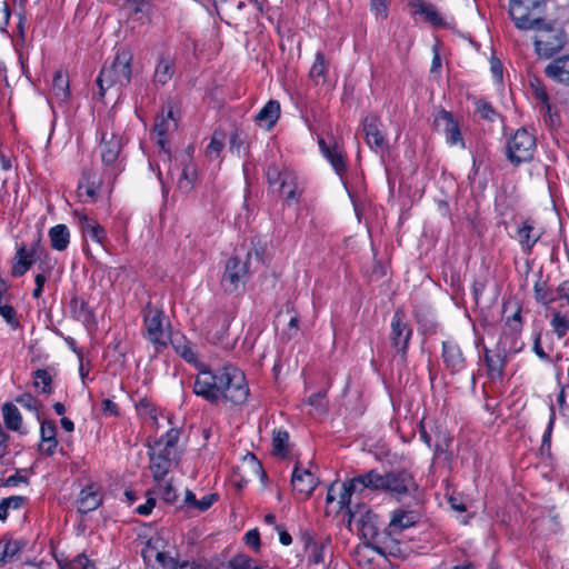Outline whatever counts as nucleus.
Listing matches in <instances>:
<instances>
[{
	"label": "nucleus",
	"mask_w": 569,
	"mask_h": 569,
	"mask_svg": "<svg viewBox=\"0 0 569 569\" xmlns=\"http://www.w3.org/2000/svg\"><path fill=\"white\" fill-rule=\"evenodd\" d=\"M10 19V9L7 2H0V32H6Z\"/></svg>",
	"instance_id": "nucleus-56"
},
{
	"label": "nucleus",
	"mask_w": 569,
	"mask_h": 569,
	"mask_svg": "<svg viewBox=\"0 0 569 569\" xmlns=\"http://www.w3.org/2000/svg\"><path fill=\"white\" fill-rule=\"evenodd\" d=\"M14 315V309L11 306L0 303V316L3 317V319L12 327H18V321L16 320Z\"/></svg>",
	"instance_id": "nucleus-55"
},
{
	"label": "nucleus",
	"mask_w": 569,
	"mask_h": 569,
	"mask_svg": "<svg viewBox=\"0 0 569 569\" xmlns=\"http://www.w3.org/2000/svg\"><path fill=\"white\" fill-rule=\"evenodd\" d=\"M318 144L322 156L328 160L336 173L341 177L346 172V162L340 147L336 142L328 143L322 138H319Z\"/></svg>",
	"instance_id": "nucleus-21"
},
{
	"label": "nucleus",
	"mask_w": 569,
	"mask_h": 569,
	"mask_svg": "<svg viewBox=\"0 0 569 569\" xmlns=\"http://www.w3.org/2000/svg\"><path fill=\"white\" fill-rule=\"evenodd\" d=\"M280 117V103L277 100L268 101L254 117L261 128L270 130Z\"/></svg>",
	"instance_id": "nucleus-29"
},
{
	"label": "nucleus",
	"mask_w": 569,
	"mask_h": 569,
	"mask_svg": "<svg viewBox=\"0 0 569 569\" xmlns=\"http://www.w3.org/2000/svg\"><path fill=\"white\" fill-rule=\"evenodd\" d=\"M14 401L32 412H38L39 401L31 393H22L16 397Z\"/></svg>",
	"instance_id": "nucleus-49"
},
{
	"label": "nucleus",
	"mask_w": 569,
	"mask_h": 569,
	"mask_svg": "<svg viewBox=\"0 0 569 569\" xmlns=\"http://www.w3.org/2000/svg\"><path fill=\"white\" fill-rule=\"evenodd\" d=\"M535 295L537 301L541 302L545 306L550 305L552 301L557 299V297H550L549 293L542 287L539 286V283H536L535 286Z\"/></svg>",
	"instance_id": "nucleus-59"
},
{
	"label": "nucleus",
	"mask_w": 569,
	"mask_h": 569,
	"mask_svg": "<svg viewBox=\"0 0 569 569\" xmlns=\"http://www.w3.org/2000/svg\"><path fill=\"white\" fill-rule=\"evenodd\" d=\"M224 146V134L222 132H214L210 143L207 146L206 152L210 158H217Z\"/></svg>",
	"instance_id": "nucleus-47"
},
{
	"label": "nucleus",
	"mask_w": 569,
	"mask_h": 569,
	"mask_svg": "<svg viewBox=\"0 0 569 569\" xmlns=\"http://www.w3.org/2000/svg\"><path fill=\"white\" fill-rule=\"evenodd\" d=\"M101 410H102L103 415L108 416V417H113L119 413L117 403L110 399L102 400Z\"/></svg>",
	"instance_id": "nucleus-64"
},
{
	"label": "nucleus",
	"mask_w": 569,
	"mask_h": 569,
	"mask_svg": "<svg viewBox=\"0 0 569 569\" xmlns=\"http://www.w3.org/2000/svg\"><path fill=\"white\" fill-rule=\"evenodd\" d=\"M249 277V259L231 257L226 261L220 283L224 292L238 293L244 289Z\"/></svg>",
	"instance_id": "nucleus-6"
},
{
	"label": "nucleus",
	"mask_w": 569,
	"mask_h": 569,
	"mask_svg": "<svg viewBox=\"0 0 569 569\" xmlns=\"http://www.w3.org/2000/svg\"><path fill=\"white\" fill-rule=\"evenodd\" d=\"M370 6L378 18H387L389 0H370Z\"/></svg>",
	"instance_id": "nucleus-53"
},
{
	"label": "nucleus",
	"mask_w": 569,
	"mask_h": 569,
	"mask_svg": "<svg viewBox=\"0 0 569 569\" xmlns=\"http://www.w3.org/2000/svg\"><path fill=\"white\" fill-rule=\"evenodd\" d=\"M329 70V63L327 62L322 52H317L315 61L310 68L309 77L316 84H323Z\"/></svg>",
	"instance_id": "nucleus-34"
},
{
	"label": "nucleus",
	"mask_w": 569,
	"mask_h": 569,
	"mask_svg": "<svg viewBox=\"0 0 569 569\" xmlns=\"http://www.w3.org/2000/svg\"><path fill=\"white\" fill-rule=\"evenodd\" d=\"M419 519L420 515L415 510L396 509L391 515L388 527H386L382 531L379 529L380 541L375 542L383 543L387 536L399 533L405 529L416 526Z\"/></svg>",
	"instance_id": "nucleus-14"
},
{
	"label": "nucleus",
	"mask_w": 569,
	"mask_h": 569,
	"mask_svg": "<svg viewBox=\"0 0 569 569\" xmlns=\"http://www.w3.org/2000/svg\"><path fill=\"white\" fill-rule=\"evenodd\" d=\"M442 361L451 373L461 372L466 367V358L457 342L448 340L442 343Z\"/></svg>",
	"instance_id": "nucleus-18"
},
{
	"label": "nucleus",
	"mask_w": 569,
	"mask_h": 569,
	"mask_svg": "<svg viewBox=\"0 0 569 569\" xmlns=\"http://www.w3.org/2000/svg\"><path fill=\"white\" fill-rule=\"evenodd\" d=\"M26 501L27 498L23 496H10L8 498L0 499V520H6L10 509H20Z\"/></svg>",
	"instance_id": "nucleus-39"
},
{
	"label": "nucleus",
	"mask_w": 569,
	"mask_h": 569,
	"mask_svg": "<svg viewBox=\"0 0 569 569\" xmlns=\"http://www.w3.org/2000/svg\"><path fill=\"white\" fill-rule=\"evenodd\" d=\"M289 433L286 430L279 429L273 431L272 437V455L277 458H287L290 453Z\"/></svg>",
	"instance_id": "nucleus-35"
},
{
	"label": "nucleus",
	"mask_w": 569,
	"mask_h": 569,
	"mask_svg": "<svg viewBox=\"0 0 569 569\" xmlns=\"http://www.w3.org/2000/svg\"><path fill=\"white\" fill-rule=\"evenodd\" d=\"M48 236L50 238L51 247L54 250L63 251L70 243V231L66 224H56L49 229Z\"/></svg>",
	"instance_id": "nucleus-32"
},
{
	"label": "nucleus",
	"mask_w": 569,
	"mask_h": 569,
	"mask_svg": "<svg viewBox=\"0 0 569 569\" xmlns=\"http://www.w3.org/2000/svg\"><path fill=\"white\" fill-rule=\"evenodd\" d=\"M291 485L293 490L303 499H308L318 486V479L308 469H302L296 463L291 475Z\"/></svg>",
	"instance_id": "nucleus-16"
},
{
	"label": "nucleus",
	"mask_w": 569,
	"mask_h": 569,
	"mask_svg": "<svg viewBox=\"0 0 569 569\" xmlns=\"http://www.w3.org/2000/svg\"><path fill=\"white\" fill-rule=\"evenodd\" d=\"M121 139L118 134L111 132H103L100 141V156L102 163L107 169L111 171L112 174H117L120 169V163L118 161L119 154L121 151Z\"/></svg>",
	"instance_id": "nucleus-13"
},
{
	"label": "nucleus",
	"mask_w": 569,
	"mask_h": 569,
	"mask_svg": "<svg viewBox=\"0 0 569 569\" xmlns=\"http://www.w3.org/2000/svg\"><path fill=\"white\" fill-rule=\"evenodd\" d=\"M27 542L23 539H9L4 542L2 553L0 555V567L17 560Z\"/></svg>",
	"instance_id": "nucleus-33"
},
{
	"label": "nucleus",
	"mask_w": 569,
	"mask_h": 569,
	"mask_svg": "<svg viewBox=\"0 0 569 569\" xmlns=\"http://www.w3.org/2000/svg\"><path fill=\"white\" fill-rule=\"evenodd\" d=\"M101 187V179L96 172L88 170L82 173L79 181L77 194L84 203H91L97 200L98 191Z\"/></svg>",
	"instance_id": "nucleus-19"
},
{
	"label": "nucleus",
	"mask_w": 569,
	"mask_h": 569,
	"mask_svg": "<svg viewBox=\"0 0 569 569\" xmlns=\"http://www.w3.org/2000/svg\"><path fill=\"white\" fill-rule=\"evenodd\" d=\"M229 569H262L250 556L239 553L228 561Z\"/></svg>",
	"instance_id": "nucleus-41"
},
{
	"label": "nucleus",
	"mask_w": 569,
	"mask_h": 569,
	"mask_svg": "<svg viewBox=\"0 0 569 569\" xmlns=\"http://www.w3.org/2000/svg\"><path fill=\"white\" fill-rule=\"evenodd\" d=\"M308 405L315 409L316 413L322 415L327 407L326 395L322 392L311 395Z\"/></svg>",
	"instance_id": "nucleus-50"
},
{
	"label": "nucleus",
	"mask_w": 569,
	"mask_h": 569,
	"mask_svg": "<svg viewBox=\"0 0 569 569\" xmlns=\"http://www.w3.org/2000/svg\"><path fill=\"white\" fill-rule=\"evenodd\" d=\"M385 479L377 469L355 476L342 483L339 496L340 510H346L350 522H355L362 536L371 541H380L378 517L366 505L352 502V496L365 490L385 491Z\"/></svg>",
	"instance_id": "nucleus-1"
},
{
	"label": "nucleus",
	"mask_w": 569,
	"mask_h": 569,
	"mask_svg": "<svg viewBox=\"0 0 569 569\" xmlns=\"http://www.w3.org/2000/svg\"><path fill=\"white\" fill-rule=\"evenodd\" d=\"M90 566L93 565L84 553L76 556L71 561V569H89Z\"/></svg>",
	"instance_id": "nucleus-62"
},
{
	"label": "nucleus",
	"mask_w": 569,
	"mask_h": 569,
	"mask_svg": "<svg viewBox=\"0 0 569 569\" xmlns=\"http://www.w3.org/2000/svg\"><path fill=\"white\" fill-rule=\"evenodd\" d=\"M51 92L59 103H66L70 99V87L68 74L58 70L53 74Z\"/></svg>",
	"instance_id": "nucleus-30"
},
{
	"label": "nucleus",
	"mask_w": 569,
	"mask_h": 569,
	"mask_svg": "<svg viewBox=\"0 0 569 569\" xmlns=\"http://www.w3.org/2000/svg\"><path fill=\"white\" fill-rule=\"evenodd\" d=\"M137 411L141 417H148L150 419V422H152L157 427H160L162 425V421L159 419L156 408L148 400H140L139 403L137 405Z\"/></svg>",
	"instance_id": "nucleus-43"
},
{
	"label": "nucleus",
	"mask_w": 569,
	"mask_h": 569,
	"mask_svg": "<svg viewBox=\"0 0 569 569\" xmlns=\"http://www.w3.org/2000/svg\"><path fill=\"white\" fill-rule=\"evenodd\" d=\"M39 240H37L33 244V247L28 250L26 246H20L17 249L16 257H14V263L11 268V273L13 277H21L23 276L30 267L33 264L37 250L39 248Z\"/></svg>",
	"instance_id": "nucleus-22"
},
{
	"label": "nucleus",
	"mask_w": 569,
	"mask_h": 569,
	"mask_svg": "<svg viewBox=\"0 0 569 569\" xmlns=\"http://www.w3.org/2000/svg\"><path fill=\"white\" fill-rule=\"evenodd\" d=\"M33 386L36 388H41L43 393L51 392V376L44 369H37L33 375Z\"/></svg>",
	"instance_id": "nucleus-46"
},
{
	"label": "nucleus",
	"mask_w": 569,
	"mask_h": 569,
	"mask_svg": "<svg viewBox=\"0 0 569 569\" xmlns=\"http://www.w3.org/2000/svg\"><path fill=\"white\" fill-rule=\"evenodd\" d=\"M445 137L447 143H449L450 146H460L461 148H465L463 138L461 136L458 123L451 127L450 131L445 133Z\"/></svg>",
	"instance_id": "nucleus-52"
},
{
	"label": "nucleus",
	"mask_w": 569,
	"mask_h": 569,
	"mask_svg": "<svg viewBox=\"0 0 569 569\" xmlns=\"http://www.w3.org/2000/svg\"><path fill=\"white\" fill-rule=\"evenodd\" d=\"M244 542L249 547H251L253 549H258L260 547L259 531L257 529H251V530L247 531L244 535Z\"/></svg>",
	"instance_id": "nucleus-60"
},
{
	"label": "nucleus",
	"mask_w": 569,
	"mask_h": 569,
	"mask_svg": "<svg viewBox=\"0 0 569 569\" xmlns=\"http://www.w3.org/2000/svg\"><path fill=\"white\" fill-rule=\"evenodd\" d=\"M79 222L81 226V231L84 238L90 239L91 241L101 246L104 250H107L106 241H107V231L106 229L99 224L97 221L90 219L86 214H78Z\"/></svg>",
	"instance_id": "nucleus-25"
},
{
	"label": "nucleus",
	"mask_w": 569,
	"mask_h": 569,
	"mask_svg": "<svg viewBox=\"0 0 569 569\" xmlns=\"http://www.w3.org/2000/svg\"><path fill=\"white\" fill-rule=\"evenodd\" d=\"M535 40V50L541 58L548 59L561 50L567 43V38L561 29L553 28L547 22Z\"/></svg>",
	"instance_id": "nucleus-8"
},
{
	"label": "nucleus",
	"mask_w": 569,
	"mask_h": 569,
	"mask_svg": "<svg viewBox=\"0 0 569 569\" xmlns=\"http://www.w3.org/2000/svg\"><path fill=\"white\" fill-rule=\"evenodd\" d=\"M181 164L182 168L177 180V187L182 193L187 194L193 190L197 183L198 171L189 157L183 158Z\"/></svg>",
	"instance_id": "nucleus-27"
},
{
	"label": "nucleus",
	"mask_w": 569,
	"mask_h": 569,
	"mask_svg": "<svg viewBox=\"0 0 569 569\" xmlns=\"http://www.w3.org/2000/svg\"><path fill=\"white\" fill-rule=\"evenodd\" d=\"M540 8V0H510L509 14L518 29H526L530 27L526 22L527 14H531L532 9Z\"/></svg>",
	"instance_id": "nucleus-17"
},
{
	"label": "nucleus",
	"mask_w": 569,
	"mask_h": 569,
	"mask_svg": "<svg viewBox=\"0 0 569 569\" xmlns=\"http://www.w3.org/2000/svg\"><path fill=\"white\" fill-rule=\"evenodd\" d=\"M57 429H40L41 442L39 449L47 456H52L58 446Z\"/></svg>",
	"instance_id": "nucleus-37"
},
{
	"label": "nucleus",
	"mask_w": 569,
	"mask_h": 569,
	"mask_svg": "<svg viewBox=\"0 0 569 569\" xmlns=\"http://www.w3.org/2000/svg\"><path fill=\"white\" fill-rule=\"evenodd\" d=\"M176 352L183 358L189 363H194L197 361V355L193 350L192 345L186 340L184 337L174 338L170 340Z\"/></svg>",
	"instance_id": "nucleus-36"
},
{
	"label": "nucleus",
	"mask_w": 569,
	"mask_h": 569,
	"mask_svg": "<svg viewBox=\"0 0 569 569\" xmlns=\"http://www.w3.org/2000/svg\"><path fill=\"white\" fill-rule=\"evenodd\" d=\"M553 332L559 339H562L569 331V316L561 313L560 311H552V318L550 320Z\"/></svg>",
	"instance_id": "nucleus-38"
},
{
	"label": "nucleus",
	"mask_w": 569,
	"mask_h": 569,
	"mask_svg": "<svg viewBox=\"0 0 569 569\" xmlns=\"http://www.w3.org/2000/svg\"><path fill=\"white\" fill-rule=\"evenodd\" d=\"M540 9H532L531 14H527L526 22L530 27L526 28L525 30H541L542 27H545V20L539 16Z\"/></svg>",
	"instance_id": "nucleus-51"
},
{
	"label": "nucleus",
	"mask_w": 569,
	"mask_h": 569,
	"mask_svg": "<svg viewBox=\"0 0 569 569\" xmlns=\"http://www.w3.org/2000/svg\"><path fill=\"white\" fill-rule=\"evenodd\" d=\"M325 548L326 542L319 541L317 545H313V547L307 550L309 553V562L311 565H320L325 561Z\"/></svg>",
	"instance_id": "nucleus-48"
},
{
	"label": "nucleus",
	"mask_w": 569,
	"mask_h": 569,
	"mask_svg": "<svg viewBox=\"0 0 569 569\" xmlns=\"http://www.w3.org/2000/svg\"><path fill=\"white\" fill-rule=\"evenodd\" d=\"M545 73L553 81L569 86V54L553 59L545 68Z\"/></svg>",
	"instance_id": "nucleus-28"
},
{
	"label": "nucleus",
	"mask_w": 569,
	"mask_h": 569,
	"mask_svg": "<svg viewBox=\"0 0 569 569\" xmlns=\"http://www.w3.org/2000/svg\"><path fill=\"white\" fill-rule=\"evenodd\" d=\"M156 559L164 568L176 569L178 566V561L176 559H173L172 557H170L169 555H167L166 552L157 551Z\"/></svg>",
	"instance_id": "nucleus-57"
},
{
	"label": "nucleus",
	"mask_w": 569,
	"mask_h": 569,
	"mask_svg": "<svg viewBox=\"0 0 569 569\" xmlns=\"http://www.w3.org/2000/svg\"><path fill=\"white\" fill-rule=\"evenodd\" d=\"M521 330V320H520V310L518 309L511 317L506 320V328L503 333L506 332L508 336V341L513 342L517 338V333Z\"/></svg>",
	"instance_id": "nucleus-45"
},
{
	"label": "nucleus",
	"mask_w": 569,
	"mask_h": 569,
	"mask_svg": "<svg viewBox=\"0 0 569 569\" xmlns=\"http://www.w3.org/2000/svg\"><path fill=\"white\" fill-rule=\"evenodd\" d=\"M302 184L298 176L292 171L284 174L280 184V192L287 206L298 204L302 194Z\"/></svg>",
	"instance_id": "nucleus-24"
},
{
	"label": "nucleus",
	"mask_w": 569,
	"mask_h": 569,
	"mask_svg": "<svg viewBox=\"0 0 569 569\" xmlns=\"http://www.w3.org/2000/svg\"><path fill=\"white\" fill-rule=\"evenodd\" d=\"M523 347V343L518 339H515L513 342L508 341L507 333H502L498 341V351L491 352L486 350L485 360L488 368V372L492 379L501 378L503 373V368L506 363V355L507 353H516L520 351Z\"/></svg>",
	"instance_id": "nucleus-7"
},
{
	"label": "nucleus",
	"mask_w": 569,
	"mask_h": 569,
	"mask_svg": "<svg viewBox=\"0 0 569 569\" xmlns=\"http://www.w3.org/2000/svg\"><path fill=\"white\" fill-rule=\"evenodd\" d=\"M456 123L457 121L453 119L452 113L446 110L439 111L433 120L435 129L442 134L450 131V128Z\"/></svg>",
	"instance_id": "nucleus-42"
},
{
	"label": "nucleus",
	"mask_w": 569,
	"mask_h": 569,
	"mask_svg": "<svg viewBox=\"0 0 569 569\" xmlns=\"http://www.w3.org/2000/svg\"><path fill=\"white\" fill-rule=\"evenodd\" d=\"M288 172H292V170L282 168L281 166H278L276 163H270L266 169V178L270 186L277 183L281 184L284 174H287Z\"/></svg>",
	"instance_id": "nucleus-44"
},
{
	"label": "nucleus",
	"mask_w": 569,
	"mask_h": 569,
	"mask_svg": "<svg viewBox=\"0 0 569 569\" xmlns=\"http://www.w3.org/2000/svg\"><path fill=\"white\" fill-rule=\"evenodd\" d=\"M385 491L403 497L411 495L418 489L413 475L406 470H391L383 475Z\"/></svg>",
	"instance_id": "nucleus-11"
},
{
	"label": "nucleus",
	"mask_w": 569,
	"mask_h": 569,
	"mask_svg": "<svg viewBox=\"0 0 569 569\" xmlns=\"http://www.w3.org/2000/svg\"><path fill=\"white\" fill-rule=\"evenodd\" d=\"M194 393L210 402L229 401L242 405L249 396L244 373L232 365H226L216 371H201L193 386Z\"/></svg>",
	"instance_id": "nucleus-2"
},
{
	"label": "nucleus",
	"mask_w": 569,
	"mask_h": 569,
	"mask_svg": "<svg viewBox=\"0 0 569 569\" xmlns=\"http://www.w3.org/2000/svg\"><path fill=\"white\" fill-rule=\"evenodd\" d=\"M179 437V429H168L167 432L159 438H148L150 470L157 482L164 479L171 468L172 461L176 459Z\"/></svg>",
	"instance_id": "nucleus-3"
},
{
	"label": "nucleus",
	"mask_w": 569,
	"mask_h": 569,
	"mask_svg": "<svg viewBox=\"0 0 569 569\" xmlns=\"http://www.w3.org/2000/svg\"><path fill=\"white\" fill-rule=\"evenodd\" d=\"M101 502L99 488L94 483H90L80 491L77 499V509L80 513L87 515L98 509Z\"/></svg>",
	"instance_id": "nucleus-23"
},
{
	"label": "nucleus",
	"mask_w": 569,
	"mask_h": 569,
	"mask_svg": "<svg viewBox=\"0 0 569 569\" xmlns=\"http://www.w3.org/2000/svg\"><path fill=\"white\" fill-rule=\"evenodd\" d=\"M541 236L542 231L535 226L532 220L528 219L518 226L516 239L521 246L522 251L529 253Z\"/></svg>",
	"instance_id": "nucleus-20"
},
{
	"label": "nucleus",
	"mask_w": 569,
	"mask_h": 569,
	"mask_svg": "<svg viewBox=\"0 0 569 569\" xmlns=\"http://www.w3.org/2000/svg\"><path fill=\"white\" fill-rule=\"evenodd\" d=\"M553 429H546L541 439L540 455L550 458L551 457V436Z\"/></svg>",
	"instance_id": "nucleus-54"
},
{
	"label": "nucleus",
	"mask_w": 569,
	"mask_h": 569,
	"mask_svg": "<svg viewBox=\"0 0 569 569\" xmlns=\"http://www.w3.org/2000/svg\"><path fill=\"white\" fill-rule=\"evenodd\" d=\"M557 299L562 300L569 306V280L559 283L556 289Z\"/></svg>",
	"instance_id": "nucleus-61"
},
{
	"label": "nucleus",
	"mask_w": 569,
	"mask_h": 569,
	"mask_svg": "<svg viewBox=\"0 0 569 569\" xmlns=\"http://www.w3.org/2000/svg\"><path fill=\"white\" fill-rule=\"evenodd\" d=\"M412 336V329L405 319V313L397 310L391 319L389 339L392 348L401 358H405Z\"/></svg>",
	"instance_id": "nucleus-10"
},
{
	"label": "nucleus",
	"mask_w": 569,
	"mask_h": 569,
	"mask_svg": "<svg viewBox=\"0 0 569 569\" xmlns=\"http://www.w3.org/2000/svg\"><path fill=\"white\" fill-rule=\"evenodd\" d=\"M156 506V499L153 497L147 498L146 502L139 505L136 508V512L140 516H149Z\"/></svg>",
	"instance_id": "nucleus-63"
},
{
	"label": "nucleus",
	"mask_w": 569,
	"mask_h": 569,
	"mask_svg": "<svg viewBox=\"0 0 569 569\" xmlns=\"http://www.w3.org/2000/svg\"><path fill=\"white\" fill-rule=\"evenodd\" d=\"M409 6L413 9V14H420L433 27H446V20L437 8L425 0H411Z\"/></svg>",
	"instance_id": "nucleus-26"
},
{
	"label": "nucleus",
	"mask_w": 569,
	"mask_h": 569,
	"mask_svg": "<svg viewBox=\"0 0 569 569\" xmlns=\"http://www.w3.org/2000/svg\"><path fill=\"white\" fill-rule=\"evenodd\" d=\"M536 138L526 128L518 129L507 142V157L516 166L528 162L536 151Z\"/></svg>",
	"instance_id": "nucleus-5"
},
{
	"label": "nucleus",
	"mask_w": 569,
	"mask_h": 569,
	"mask_svg": "<svg viewBox=\"0 0 569 569\" xmlns=\"http://www.w3.org/2000/svg\"><path fill=\"white\" fill-rule=\"evenodd\" d=\"M382 123L376 116H367L362 120V131L369 148L376 153L388 149V141L381 130Z\"/></svg>",
	"instance_id": "nucleus-15"
},
{
	"label": "nucleus",
	"mask_w": 569,
	"mask_h": 569,
	"mask_svg": "<svg viewBox=\"0 0 569 569\" xmlns=\"http://www.w3.org/2000/svg\"><path fill=\"white\" fill-rule=\"evenodd\" d=\"M147 339L154 346L156 350L167 347L171 340L169 329L163 323V315L157 309H151L144 315Z\"/></svg>",
	"instance_id": "nucleus-9"
},
{
	"label": "nucleus",
	"mask_w": 569,
	"mask_h": 569,
	"mask_svg": "<svg viewBox=\"0 0 569 569\" xmlns=\"http://www.w3.org/2000/svg\"><path fill=\"white\" fill-rule=\"evenodd\" d=\"M2 416L4 420L6 427H20L22 422V417L17 408V406L12 402H6L2 406Z\"/></svg>",
	"instance_id": "nucleus-40"
},
{
	"label": "nucleus",
	"mask_w": 569,
	"mask_h": 569,
	"mask_svg": "<svg viewBox=\"0 0 569 569\" xmlns=\"http://www.w3.org/2000/svg\"><path fill=\"white\" fill-rule=\"evenodd\" d=\"M161 498L169 503H172L177 499V493L171 483L167 482L160 488Z\"/></svg>",
	"instance_id": "nucleus-58"
},
{
	"label": "nucleus",
	"mask_w": 569,
	"mask_h": 569,
	"mask_svg": "<svg viewBox=\"0 0 569 569\" xmlns=\"http://www.w3.org/2000/svg\"><path fill=\"white\" fill-rule=\"evenodd\" d=\"M174 74V62L173 59L166 54L161 56L156 64L153 80L157 83H168Z\"/></svg>",
	"instance_id": "nucleus-31"
},
{
	"label": "nucleus",
	"mask_w": 569,
	"mask_h": 569,
	"mask_svg": "<svg viewBox=\"0 0 569 569\" xmlns=\"http://www.w3.org/2000/svg\"><path fill=\"white\" fill-rule=\"evenodd\" d=\"M131 62L132 53L127 49H120L117 51L112 62L101 69L99 77L97 78V84L101 97H103L104 92L112 87H124L129 84L131 79Z\"/></svg>",
	"instance_id": "nucleus-4"
},
{
	"label": "nucleus",
	"mask_w": 569,
	"mask_h": 569,
	"mask_svg": "<svg viewBox=\"0 0 569 569\" xmlns=\"http://www.w3.org/2000/svg\"><path fill=\"white\" fill-rule=\"evenodd\" d=\"M176 128L177 122L172 109H169L166 113L162 112L156 118L152 133L154 134L157 144L160 147L158 157L163 162L170 161L167 137L170 132L174 131Z\"/></svg>",
	"instance_id": "nucleus-12"
}]
</instances>
